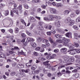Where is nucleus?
<instances>
[{
    "instance_id": "5",
    "label": "nucleus",
    "mask_w": 80,
    "mask_h": 80,
    "mask_svg": "<svg viewBox=\"0 0 80 80\" xmlns=\"http://www.w3.org/2000/svg\"><path fill=\"white\" fill-rule=\"evenodd\" d=\"M67 50V49L65 48H62L60 50V52H61V53H62L63 54H66Z\"/></svg>"
},
{
    "instance_id": "43",
    "label": "nucleus",
    "mask_w": 80,
    "mask_h": 80,
    "mask_svg": "<svg viewBox=\"0 0 80 80\" xmlns=\"http://www.w3.org/2000/svg\"><path fill=\"white\" fill-rule=\"evenodd\" d=\"M20 53L22 55H23L24 56H26V54H25V53L23 52V50H22L21 52H20Z\"/></svg>"
},
{
    "instance_id": "25",
    "label": "nucleus",
    "mask_w": 80,
    "mask_h": 80,
    "mask_svg": "<svg viewBox=\"0 0 80 80\" xmlns=\"http://www.w3.org/2000/svg\"><path fill=\"white\" fill-rule=\"evenodd\" d=\"M69 47L71 48H72V49L74 48V46L72 44L70 43L69 44Z\"/></svg>"
},
{
    "instance_id": "4",
    "label": "nucleus",
    "mask_w": 80,
    "mask_h": 80,
    "mask_svg": "<svg viewBox=\"0 0 80 80\" xmlns=\"http://www.w3.org/2000/svg\"><path fill=\"white\" fill-rule=\"evenodd\" d=\"M54 24L56 27H60V21L58 20L55 21Z\"/></svg>"
},
{
    "instance_id": "38",
    "label": "nucleus",
    "mask_w": 80,
    "mask_h": 80,
    "mask_svg": "<svg viewBox=\"0 0 80 80\" xmlns=\"http://www.w3.org/2000/svg\"><path fill=\"white\" fill-rule=\"evenodd\" d=\"M24 15L25 16H28V11H26L24 12Z\"/></svg>"
},
{
    "instance_id": "53",
    "label": "nucleus",
    "mask_w": 80,
    "mask_h": 80,
    "mask_svg": "<svg viewBox=\"0 0 80 80\" xmlns=\"http://www.w3.org/2000/svg\"><path fill=\"white\" fill-rule=\"evenodd\" d=\"M21 22L22 23H23V24H24L25 26H27V25H26V23L25 22L24 20H23V19H22V20H21Z\"/></svg>"
},
{
    "instance_id": "11",
    "label": "nucleus",
    "mask_w": 80,
    "mask_h": 80,
    "mask_svg": "<svg viewBox=\"0 0 80 80\" xmlns=\"http://www.w3.org/2000/svg\"><path fill=\"white\" fill-rule=\"evenodd\" d=\"M74 23H75V22L73 20H71L68 23V25L69 26H72V25H73V24H74Z\"/></svg>"
},
{
    "instance_id": "39",
    "label": "nucleus",
    "mask_w": 80,
    "mask_h": 80,
    "mask_svg": "<svg viewBox=\"0 0 80 80\" xmlns=\"http://www.w3.org/2000/svg\"><path fill=\"white\" fill-rule=\"evenodd\" d=\"M55 37L57 38H60V37H61V36L59 34H56Z\"/></svg>"
},
{
    "instance_id": "55",
    "label": "nucleus",
    "mask_w": 80,
    "mask_h": 80,
    "mask_svg": "<svg viewBox=\"0 0 80 80\" xmlns=\"http://www.w3.org/2000/svg\"><path fill=\"white\" fill-rule=\"evenodd\" d=\"M76 13L77 15H78L79 13H80V11H79V10H76Z\"/></svg>"
},
{
    "instance_id": "42",
    "label": "nucleus",
    "mask_w": 80,
    "mask_h": 80,
    "mask_svg": "<svg viewBox=\"0 0 80 80\" xmlns=\"http://www.w3.org/2000/svg\"><path fill=\"white\" fill-rule=\"evenodd\" d=\"M47 67L48 69H52V68H51V66H50V64H47Z\"/></svg>"
},
{
    "instance_id": "40",
    "label": "nucleus",
    "mask_w": 80,
    "mask_h": 80,
    "mask_svg": "<svg viewBox=\"0 0 80 80\" xmlns=\"http://www.w3.org/2000/svg\"><path fill=\"white\" fill-rule=\"evenodd\" d=\"M74 50H75L76 52L78 53H80V49H74Z\"/></svg>"
},
{
    "instance_id": "13",
    "label": "nucleus",
    "mask_w": 80,
    "mask_h": 80,
    "mask_svg": "<svg viewBox=\"0 0 80 80\" xmlns=\"http://www.w3.org/2000/svg\"><path fill=\"white\" fill-rule=\"evenodd\" d=\"M40 71L39 70H36L35 71H33L32 72V73L34 75L35 74H38L39 72H40Z\"/></svg>"
},
{
    "instance_id": "37",
    "label": "nucleus",
    "mask_w": 80,
    "mask_h": 80,
    "mask_svg": "<svg viewBox=\"0 0 80 80\" xmlns=\"http://www.w3.org/2000/svg\"><path fill=\"white\" fill-rule=\"evenodd\" d=\"M18 32H19V29H18V28H15V32L16 33H18Z\"/></svg>"
},
{
    "instance_id": "32",
    "label": "nucleus",
    "mask_w": 80,
    "mask_h": 80,
    "mask_svg": "<svg viewBox=\"0 0 80 80\" xmlns=\"http://www.w3.org/2000/svg\"><path fill=\"white\" fill-rule=\"evenodd\" d=\"M21 37L22 38H25V37H26V35L23 33H22L21 34Z\"/></svg>"
},
{
    "instance_id": "27",
    "label": "nucleus",
    "mask_w": 80,
    "mask_h": 80,
    "mask_svg": "<svg viewBox=\"0 0 80 80\" xmlns=\"http://www.w3.org/2000/svg\"><path fill=\"white\" fill-rule=\"evenodd\" d=\"M23 6L25 8H26V9H28V8H29V6L27 5V4L26 3H25L23 4Z\"/></svg>"
},
{
    "instance_id": "35",
    "label": "nucleus",
    "mask_w": 80,
    "mask_h": 80,
    "mask_svg": "<svg viewBox=\"0 0 80 80\" xmlns=\"http://www.w3.org/2000/svg\"><path fill=\"white\" fill-rule=\"evenodd\" d=\"M16 73L17 72H12L10 73V75L11 76H14Z\"/></svg>"
},
{
    "instance_id": "59",
    "label": "nucleus",
    "mask_w": 80,
    "mask_h": 80,
    "mask_svg": "<svg viewBox=\"0 0 80 80\" xmlns=\"http://www.w3.org/2000/svg\"><path fill=\"white\" fill-rule=\"evenodd\" d=\"M54 52L55 53H58V52H59V50H58V49H55L54 50Z\"/></svg>"
},
{
    "instance_id": "10",
    "label": "nucleus",
    "mask_w": 80,
    "mask_h": 80,
    "mask_svg": "<svg viewBox=\"0 0 80 80\" xmlns=\"http://www.w3.org/2000/svg\"><path fill=\"white\" fill-rule=\"evenodd\" d=\"M17 67L18 68H24V65L22 64H17Z\"/></svg>"
},
{
    "instance_id": "21",
    "label": "nucleus",
    "mask_w": 80,
    "mask_h": 80,
    "mask_svg": "<svg viewBox=\"0 0 80 80\" xmlns=\"http://www.w3.org/2000/svg\"><path fill=\"white\" fill-rule=\"evenodd\" d=\"M30 45H31L32 46V47H37V44H36V43L34 42H32V43H30Z\"/></svg>"
},
{
    "instance_id": "61",
    "label": "nucleus",
    "mask_w": 80,
    "mask_h": 80,
    "mask_svg": "<svg viewBox=\"0 0 80 80\" xmlns=\"http://www.w3.org/2000/svg\"><path fill=\"white\" fill-rule=\"evenodd\" d=\"M44 55L45 56H46L47 55H48H48H51V54L50 53H48L46 52L45 53Z\"/></svg>"
},
{
    "instance_id": "45",
    "label": "nucleus",
    "mask_w": 80,
    "mask_h": 80,
    "mask_svg": "<svg viewBox=\"0 0 80 80\" xmlns=\"http://www.w3.org/2000/svg\"><path fill=\"white\" fill-rule=\"evenodd\" d=\"M56 57V54H53L52 56H51V59H53V58H54V57Z\"/></svg>"
},
{
    "instance_id": "23",
    "label": "nucleus",
    "mask_w": 80,
    "mask_h": 80,
    "mask_svg": "<svg viewBox=\"0 0 80 80\" xmlns=\"http://www.w3.org/2000/svg\"><path fill=\"white\" fill-rule=\"evenodd\" d=\"M54 17L57 20H61V17L59 16L55 15Z\"/></svg>"
},
{
    "instance_id": "26",
    "label": "nucleus",
    "mask_w": 80,
    "mask_h": 80,
    "mask_svg": "<svg viewBox=\"0 0 80 80\" xmlns=\"http://www.w3.org/2000/svg\"><path fill=\"white\" fill-rule=\"evenodd\" d=\"M70 12V11L69 10H66L64 11V15H67Z\"/></svg>"
},
{
    "instance_id": "52",
    "label": "nucleus",
    "mask_w": 80,
    "mask_h": 80,
    "mask_svg": "<svg viewBox=\"0 0 80 80\" xmlns=\"http://www.w3.org/2000/svg\"><path fill=\"white\" fill-rule=\"evenodd\" d=\"M44 48H42L40 49V52H44Z\"/></svg>"
},
{
    "instance_id": "63",
    "label": "nucleus",
    "mask_w": 80,
    "mask_h": 80,
    "mask_svg": "<svg viewBox=\"0 0 80 80\" xmlns=\"http://www.w3.org/2000/svg\"><path fill=\"white\" fill-rule=\"evenodd\" d=\"M11 15L12 17H13V13L12 11H11Z\"/></svg>"
},
{
    "instance_id": "60",
    "label": "nucleus",
    "mask_w": 80,
    "mask_h": 80,
    "mask_svg": "<svg viewBox=\"0 0 80 80\" xmlns=\"http://www.w3.org/2000/svg\"><path fill=\"white\" fill-rule=\"evenodd\" d=\"M40 58L41 60H42V61H44V60H45V58Z\"/></svg>"
},
{
    "instance_id": "62",
    "label": "nucleus",
    "mask_w": 80,
    "mask_h": 80,
    "mask_svg": "<svg viewBox=\"0 0 80 80\" xmlns=\"http://www.w3.org/2000/svg\"><path fill=\"white\" fill-rule=\"evenodd\" d=\"M79 77V74H78V73H76L75 76V77H76V78H78V77Z\"/></svg>"
},
{
    "instance_id": "17",
    "label": "nucleus",
    "mask_w": 80,
    "mask_h": 80,
    "mask_svg": "<svg viewBox=\"0 0 80 80\" xmlns=\"http://www.w3.org/2000/svg\"><path fill=\"white\" fill-rule=\"evenodd\" d=\"M63 4L60 3H57L56 4V6L57 7H62Z\"/></svg>"
},
{
    "instance_id": "14",
    "label": "nucleus",
    "mask_w": 80,
    "mask_h": 80,
    "mask_svg": "<svg viewBox=\"0 0 80 80\" xmlns=\"http://www.w3.org/2000/svg\"><path fill=\"white\" fill-rule=\"evenodd\" d=\"M32 41H34V39L33 38H27V42H32Z\"/></svg>"
},
{
    "instance_id": "54",
    "label": "nucleus",
    "mask_w": 80,
    "mask_h": 80,
    "mask_svg": "<svg viewBox=\"0 0 80 80\" xmlns=\"http://www.w3.org/2000/svg\"><path fill=\"white\" fill-rule=\"evenodd\" d=\"M48 62H49V61H47L46 62H44L43 63V64L44 65H48Z\"/></svg>"
},
{
    "instance_id": "1",
    "label": "nucleus",
    "mask_w": 80,
    "mask_h": 80,
    "mask_svg": "<svg viewBox=\"0 0 80 80\" xmlns=\"http://www.w3.org/2000/svg\"><path fill=\"white\" fill-rule=\"evenodd\" d=\"M67 62V64L66 65H72V63L70 62H73L75 61V58L73 57H72L71 58L69 59H67V60L66 61Z\"/></svg>"
},
{
    "instance_id": "6",
    "label": "nucleus",
    "mask_w": 80,
    "mask_h": 80,
    "mask_svg": "<svg viewBox=\"0 0 80 80\" xmlns=\"http://www.w3.org/2000/svg\"><path fill=\"white\" fill-rule=\"evenodd\" d=\"M56 30L58 32L61 33H65V31H63V29L60 28H57Z\"/></svg>"
},
{
    "instance_id": "16",
    "label": "nucleus",
    "mask_w": 80,
    "mask_h": 80,
    "mask_svg": "<svg viewBox=\"0 0 80 80\" xmlns=\"http://www.w3.org/2000/svg\"><path fill=\"white\" fill-rule=\"evenodd\" d=\"M0 58H6V59H7L6 55L4 54H0Z\"/></svg>"
},
{
    "instance_id": "3",
    "label": "nucleus",
    "mask_w": 80,
    "mask_h": 80,
    "mask_svg": "<svg viewBox=\"0 0 80 80\" xmlns=\"http://www.w3.org/2000/svg\"><path fill=\"white\" fill-rule=\"evenodd\" d=\"M50 12L52 14H56L57 13V11L55 8H50Z\"/></svg>"
},
{
    "instance_id": "44",
    "label": "nucleus",
    "mask_w": 80,
    "mask_h": 80,
    "mask_svg": "<svg viewBox=\"0 0 80 80\" xmlns=\"http://www.w3.org/2000/svg\"><path fill=\"white\" fill-rule=\"evenodd\" d=\"M76 22H80V17H78L76 19Z\"/></svg>"
},
{
    "instance_id": "9",
    "label": "nucleus",
    "mask_w": 80,
    "mask_h": 80,
    "mask_svg": "<svg viewBox=\"0 0 80 80\" xmlns=\"http://www.w3.org/2000/svg\"><path fill=\"white\" fill-rule=\"evenodd\" d=\"M55 15H51L49 16L50 21H52V20H53V19L54 18H55Z\"/></svg>"
},
{
    "instance_id": "15",
    "label": "nucleus",
    "mask_w": 80,
    "mask_h": 80,
    "mask_svg": "<svg viewBox=\"0 0 80 80\" xmlns=\"http://www.w3.org/2000/svg\"><path fill=\"white\" fill-rule=\"evenodd\" d=\"M70 20H71L70 18H68L67 19L65 20V22L66 23H68Z\"/></svg>"
},
{
    "instance_id": "56",
    "label": "nucleus",
    "mask_w": 80,
    "mask_h": 80,
    "mask_svg": "<svg viewBox=\"0 0 80 80\" xmlns=\"http://www.w3.org/2000/svg\"><path fill=\"white\" fill-rule=\"evenodd\" d=\"M51 55H48L47 57V58L48 59V60H50V59H52L51 58V56H50Z\"/></svg>"
},
{
    "instance_id": "12",
    "label": "nucleus",
    "mask_w": 80,
    "mask_h": 80,
    "mask_svg": "<svg viewBox=\"0 0 80 80\" xmlns=\"http://www.w3.org/2000/svg\"><path fill=\"white\" fill-rule=\"evenodd\" d=\"M48 40L50 41L51 43H53L54 46H55L56 45V43L53 42V39H52L51 38H49Z\"/></svg>"
},
{
    "instance_id": "28",
    "label": "nucleus",
    "mask_w": 80,
    "mask_h": 80,
    "mask_svg": "<svg viewBox=\"0 0 80 80\" xmlns=\"http://www.w3.org/2000/svg\"><path fill=\"white\" fill-rule=\"evenodd\" d=\"M38 30H43V27L42 26H40L38 27Z\"/></svg>"
},
{
    "instance_id": "64",
    "label": "nucleus",
    "mask_w": 80,
    "mask_h": 80,
    "mask_svg": "<svg viewBox=\"0 0 80 80\" xmlns=\"http://www.w3.org/2000/svg\"><path fill=\"white\" fill-rule=\"evenodd\" d=\"M9 32H10V33H13V29H10L9 30Z\"/></svg>"
},
{
    "instance_id": "51",
    "label": "nucleus",
    "mask_w": 80,
    "mask_h": 80,
    "mask_svg": "<svg viewBox=\"0 0 80 80\" xmlns=\"http://www.w3.org/2000/svg\"><path fill=\"white\" fill-rule=\"evenodd\" d=\"M74 44L76 47H78L79 46V44L78 43H74Z\"/></svg>"
},
{
    "instance_id": "41",
    "label": "nucleus",
    "mask_w": 80,
    "mask_h": 80,
    "mask_svg": "<svg viewBox=\"0 0 80 80\" xmlns=\"http://www.w3.org/2000/svg\"><path fill=\"white\" fill-rule=\"evenodd\" d=\"M77 37H78V34L77 33H75L74 34V38L75 39H77Z\"/></svg>"
},
{
    "instance_id": "20",
    "label": "nucleus",
    "mask_w": 80,
    "mask_h": 80,
    "mask_svg": "<svg viewBox=\"0 0 80 80\" xmlns=\"http://www.w3.org/2000/svg\"><path fill=\"white\" fill-rule=\"evenodd\" d=\"M36 68H37V66L35 65H33L31 68V69L32 70H35Z\"/></svg>"
},
{
    "instance_id": "2",
    "label": "nucleus",
    "mask_w": 80,
    "mask_h": 80,
    "mask_svg": "<svg viewBox=\"0 0 80 80\" xmlns=\"http://www.w3.org/2000/svg\"><path fill=\"white\" fill-rule=\"evenodd\" d=\"M62 40L63 41V43L66 45L67 44V43H68L70 41L69 39H67L65 38H62Z\"/></svg>"
},
{
    "instance_id": "19",
    "label": "nucleus",
    "mask_w": 80,
    "mask_h": 80,
    "mask_svg": "<svg viewBox=\"0 0 80 80\" xmlns=\"http://www.w3.org/2000/svg\"><path fill=\"white\" fill-rule=\"evenodd\" d=\"M22 72H25V73H28L30 72V69H27L26 70L22 69Z\"/></svg>"
},
{
    "instance_id": "8",
    "label": "nucleus",
    "mask_w": 80,
    "mask_h": 80,
    "mask_svg": "<svg viewBox=\"0 0 80 80\" xmlns=\"http://www.w3.org/2000/svg\"><path fill=\"white\" fill-rule=\"evenodd\" d=\"M66 36L68 38H72V32H69L67 33L66 35Z\"/></svg>"
},
{
    "instance_id": "22",
    "label": "nucleus",
    "mask_w": 80,
    "mask_h": 80,
    "mask_svg": "<svg viewBox=\"0 0 80 80\" xmlns=\"http://www.w3.org/2000/svg\"><path fill=\"white\" fill-rule=\"evenodd\" d=\"M44 20L45 21H47L48 22H50V18L48 17H45L43 18Z\"/></svg>"
},
{
    "instance_id": "24",
    "label": "nucleus",
    "mask_w": 80,
    "mask_h": 80,
    "mask_svg": "<svg viewBox=\"0 0 80 80\" xmlns=\"http://www.w3.org/2000/svg\"><path fill=\"white\" fill-rule=\"evenodd\" d=\"M13 13H16V14H17V15H18V10H17V9L15 8H14L13 9Z\"/></svg>"
},
{
    "instance_id": "50",
    "label": "nucleus",
    "mask_w": 80,
    "mask_h": 80,
    "mask_svg": "<svg viewBox=\"0 0 80 80\" xmlns=\"http://www.w3.org/2000/svg\"><path fill=\"white\" fill-rule=\"evenodd\" d=\"M19 77H23V75L22 73L18 74Z\"/></svg>"
},
{
    "instance_id": "33",
    "label": "nucleus",
    "mask_w": 80,
    "mask_h": 80,
    "mask_svg": "<svg viewBox=\"0 0 80 80\" xmlns=\"http://www.w3.org/2000/svg\"><path fill=\"white\" fill-rule=\"evenodd\" d=\"M42 39L40 38H37V41L38 42H40Z\"/></svg>"
},
{
    "instance_id": "7",
    "label": "nucleus",
    "mask_w": 80,
    "mask_h": 80,
    "mask_svg": "<svg viewBox=\"0 0 80 80\" xmlns=\"http://www.w3.org/2000/svg\"><path fill=\"white\" fill-rule=\"evenodd\" d=\"M68 53L70 54V55H75V52L73 50H71L68 51Z\"/></svg>"
},
{
    "instance_id": "49",
    "label": "nucleus",
    "mask_w": 80,
    "mask_h": 80,
    "mask_svg": "<svg viewBox=\"0 0 80 80\" xmlns=\"http://www.w3.org/2000/svg\"><path fill=\"white\" fill-rule=\"evenodd\" d=\"M47 34L48 35H52V32H47Z\"/></svg>"
},
{
    "instance_id": "34",
    "label": "nucleus",
    "mask_w": 80,
    "mask_h": 80,
    "mask_svg": "<svg viewBox=\"0 0 80 80\" xmlns=\"http://www.w3.org/2000/svg\"><path fill=\"white\" fill-rule=\"evenodd\" d=\"M73 28H74L75 30H78V28L77 26H73Z\"/></svg>"
},
{
    "instance_id": "48",
    "label": "nucleus",
    "mask_w": 80,
    "mask_h": 80,
    "mask_svg": "<svg viewBox=\"0 0 80 80\" xmlns=\"http://www.w3.org/2000/svg\"><path fill=\"white\" fill-rule=\"evenodd\" d=\"M70 16L71 18H73V17H74L75 16V14H74V13H72L71 14Z\"/></svg>"
},
{
    "instance_id": "31",
    "label": "nucleus",
    "mask_w": 80,
    "mask_h": 80,
    "mask_svg": "<svg viewBox=\"0 0 80 80\" xmlns=\"http://www.w3.org/2000/svg\"><path fill=\"white\" fill-rule=\"evenodd\" d=\"M39 25V26H42L43 24H44V22H38Z\"/></svg>"
},
{
    "instance_id": "29",
    "label": "nucleus",
    "mask_w": 80,
    "mask_h": 80,
    "mask_svg": "<svg viewBox=\"0 0 80 80\" xmlns=\"http://www.w3.org/2000/svg\"><path fill=\"white\" fill-rule=\"evenodd\" d=\"M42 41L43 43H47L48 42V40L45 39H42Z\"/></svg>"
},
{
    "instance_id": "36",
    "label": "nucleus",
    "mask_w": 80,
    "mask_h": 80,
    "mask_svg": "<svg viewBox=\"0 0 80 80\" xmlns=\"http://www.w3.org/2000/svg\"><path fill=\"white\" fill-rule=\"evenodd\" d=\"M9 13V12L8 10H7L5 11V15L6 16H7V15H8Z\"/></svg>"
},
{
    "instance_id": "57",
    "label": "nucleus",
    "mask_w": 80,
    "mask_h": 80,
    "mask_svg": "<svg viewBox=\"0 0 80 80\" xmlns=\"http://www.w3.org/2000/svg\"><path fill=\"white\" fill-rule=\"evenodd\" d=\"M40 49V47H38L35 48V50H36V51H39Z\"/></svg>"
},
{
    "instance_id": "58",
    "label": "nucleus",
    "mask_w": 80,
    "mask_h": 80,
    "mask_svg": "<svg viewBox=\"0 0 80 80\" xmlns=\"http://www.w3.org/2000/svg\"><path fill=\"white\" fill-rule=\"evenodd\" d=\"M33 54L35 56H38V52H34Z\"/></svg>"
},
{
    "instance_id": "46",
    "label": "nucleus",
    "mask_w": 80,
    "mask_h": 80,
    "mask_svg": "<svg viewBox=\"0 0 80 80\" xmlns=\"http://www.w3.org/2000/svg\"><path fill=\"white\" fill-rule=\"evenodd\" d=\"M43 72L45 73H48L50 72V71L48 70H43Z\"/></svg>"
},
{
    "instance_id": "47",
    "label": "nucleus",
    "mask_w": 80,
    "mask_h": 80,
    "mask_svg": "<svg viewBox=\"0 0 80 80\" xmlns=\"http://www.w3.org/2000/svg\"><path fill=\"white\" fill-rule=\"evenodd\" d=\"M27 34L28 35H29V36H31V35H32V33L29 32L28 31H26V32Z\"/></svg>"
},
{
    "instance_id": "18",
    "label": "nucleus",
    "mask_w": 80,
    "mask_h": 80,
    "mask_svg": "<svg viewBox=\"0 0 80 80\" xmlns=\"http://www.w3.org/2000/svg\"><path fill=\"white\" fill-rule=\"evenodd\" d=\"M56 42H58V43H63V40L62 39V38L61 39L57 40Z\"/></svg>"
},
{
    "instance_id": "30",
    "label": "nucleus",
    "mask_w": 80,
    "mask_h": 80,
    "mask_svg": "<svg viewBox=\"0 0 80 80\" xmlns=\"http://www.w3.org/2000/svg\"><path fill=\"white\" fill-rule=\"evenodd\" d=\"M17 8L18 10H22V5H20Z\"/></svg>"
}]
</instances>
